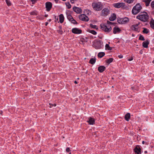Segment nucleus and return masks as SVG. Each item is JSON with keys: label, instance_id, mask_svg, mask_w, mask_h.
Here are the masks:
<instances>
[{"label": "nucleus", "instance_id": "f257e3e1", "mask_svg": "<svg viewBox=\"0 0 154 154\" xmlns=\"http://www.w3.org/2000/svg\"><path fill=\"white\" fill-rule=\"evenodd\" d=\"M136 18L142 21L146 22L148 21L149 19V16L146 12H143L141 13L139 15L137 16Z\"/></svg>", "mask_w": 154, "mask_h": 154}, {"label": "nucleus", "instance_id": "f03ea898", "mask_svg": "<svg viewBox=\"0 0 154 154\" xmlns=\"http://www.w3.org/2000/svg\"><path fill=\"white\" fill-rule=\"evenodd\" d=\"M92 6L94 10L96 11H100L102 9L103 5L101 2H95L92 3Z\"/></svg>", "mask_w": 154, "mask_h": 154}, {"label": "nucleus", "instance_id": "7ed1b4c3", "mask_svg": "<svg viewBox=\"0 0 154 154\" xmlns=\"http://www.w3.org/2000/svg\"><path fill=\"white\" fill-rule=\"evenodd\" d=\"M142 8L140 3H138L133 7L132 10V13L134 15L137 14L140 11Z\"/></svg>", "mask_w": 154, "mask_h": 154}, {"label": "nucleus", "instance_id": "20e7f679", "mask_svg": "<svg viewBox=\"0 0 154 154\" xmlns=\"http://www.w3.org/2000/svg\"><path fill=\"white\" fill-rule=\"evenodd\" d=\"M100 27L101 29L105 32H109L112 30V28L110 26H107L106 25L103 24H101Z\"/></svg>", "mask_w": 154, "mask_h": 154}, {"label": "nucleus", "instance_id": "39448f33", "mask_svg": "<svg viewBox=\"0 0 154 154\" xmlns=\"http://www.w3.org/2000/svg\"><path fill=\"white\" fill-rule=\"evenodd\" d=\"M110 10L108 8L103 9L101 11L100 15L103 16H106L110 14Z\"/></svg>", "mask_w": 154, "mask_h": 154}, {"label": "nucleus", "instance_id": "423d86ee", "mask_svg": "<svg viewBox=\"0 0 154 154\" xmlns=\"http://www.w3.org/2000/svg\"><path fill=\"white\" fill-rule=\"evenodd\" d=\"M94 46L96 49H100L103 46V43L102 41H99L94 43Z\"/></svg>", "mask_w": 154, "mask_h": 154}, {"label": "nucleus", "instance_id": "0eeeda50", "mask_svg": "<svg viewBox=\"0 0 154 154\" xmlns=\"http://www.w3.org/2000/svg\"><path fill=\"white\" fill-rule=\"evenodd\" d=\"M117 21L119 24H124L126 23L129 21V19L128 17H125L124 18L118 19Z\"/></svg>", "mask_w": 154, "mask_h": 154}, {"label": "nucleus", "instance_id": "6e6552de", "mask_svg": "<svg viewBox=\"0 0 154 154\" xmlns=\"http://www.w3.org/2000/svg\"><path fill=\"white\" fill-rule=\"evenodd\" d=\"M114 7L117 8H125V4L124 3H114L113 4Z\"/></svg>", "mask_w": 154, "mask_h": 154}, {"label": "nucleus", "instance_id": "1a4fd4ad", "mask_svg": "<svg viewBox=\"0 0 154 154\" xmlns=\"http://www.w3.org/2000/svg\"><path fill=\"white\" fill-rule=\"evenodd\" d=\"M79 18L80 20L84 21L87 22L89 20V18L84 14L80 15Z\"/></svg>", "mask_w": 154, "mask_h": 154}, {"label": "nucleus", "instance_id": "9d476101", "mask_svg": "<svg viewBox=\"0 0 154 154\" xmlns=\"http://www.w3.org/2000/svg\"><path fill=\"white\" fill-rule=\"evenodd\" d=\"M45 7L46 11H49L52 7V3L50 2H47L45 3Z\"/></svg>", "mask_w": 154, "mask_h": 154}, {"label": "nucleus", "instance_id": "9b49d317", "mask_svg": "<svg viewBox=\"0 0 154 154\" xmlns=\"http://www.w3.org/2000/svg\"><path fill=\"white\" fill-rule=\"evenodd\" d=\"M73 10L77 14H81L82 11V9L79 7L74 6L73 8Z\"/></svg>", "mask_w": 154, "mask_h": 154}, {"label": "nucleus", "instance_id": "f8f14e48", "mask_svg": "<svg viewBox=\"0 0 154 154\" xmlns=\"http://www.w3.org/2000/svg\"><path fill=\"white\" fill-rule=\"evenodd\" d=\"M140 23L133 25L131 26V29L132 30L135 31H138V26L140 24Z\"/></svg>", "mask_w": 154, "mask_h": 154}, {"label": "nucleus", "instance_id": "ddd939ff", "mask_svg": "<svg viewBox=\"0 0 154 154\" xmlns=\"http://www.w3.org/2000/svg\"><path fill=\"white\" fill-rule=\"evenodd\" d=\"M72 32L75 34H79L81 33V30L76 28H73L72 30Z\"/></svg>", "mask_w": 154, "mask_h": 154}, {"label": "nucleus", "instance_id": "4468645a", "mask_svg": "<svg viewBox=\"0 0 154 154\" xmlns=\"http://www.w3.org/2000/svg\"><path fill=\"white\" fill-rule=\"evenodd\" d=\"M134 150L135 152L137 154H141V149L139 146H137L134 149Z\"/></svg>", "mask_w": 154, "mask_h": 154}, {"label": "nucleus", "instance_id": "2eb2a0df", "mask_svg": "<svg viewBox=\"0 0 154 154\" xmlns=\"http://www.w3.org/2000/svg\"><path fill=\"white\" fill-rule=\"evenodd\" d=\"M121 30L120 28L116 26L114 27L113 29V33L114 34L119 33Z\"/></svg>", "mask_w": 154, "mask_h": 154}, {"label": "nucleus", "instance_id": "dca6fc26", "mask_svg": "<svg viewBox=\"0 0 154 154\" xmlns=\"http://www.w3.org/2000/svg\"><path fill=\"white\" fill-rule=\"evenodd\" d=\"M90 125H93L95 122V120L94 118L90 117L89 120L87 121Z\"/></svg>", "mask_w": 154, "mask_h": 154}, {"label": "nucleus", "instance_id": "f3484780", "mask_svg": "<svg viewBox=\"0 0 154 154\" xmlns=\"http://www.w3.org/2000/svg\"><path fill=\"white\" fill-rule=\"evenodd\" d=\"M106 68L103 66H99L98 68V71L100 72H103L106 69Z\"/></svg>", "mask_w": 154, "mask_h": 154}, {"label": "nucleus", "instance_id": "a211bd4d", "mask_svg": "<svg viewBox=\"0 0 154 154\" xmlns=\"http://www.w3.org/2000/svg\"><path fill=\"white\" fill-rule=\"evenodd\" d=\"M149 43V40H146V41L143 42V46L145 48H147L148 47V45Z\"/></svg>", "mask_w": 154, "mask_h": 154}, {"label": "nucleus", "instance_id": "6ab92c4d", "mask_svg": "<svg viewBox=\"0 0 154 154\" xmlns=\"http://www.w3.org/2000/svg\"><path fill=\"white\" fill-rule=\"evenodd\" d=\"M66 14L67 18L69 21L73 18V17L70 14L69 11H67L66 12Z\"/></svg>", "mask_w": 154, "mask_h": 154}, {"label": "nucleus", "instance_id": "aec40b11", "mask_svg": "<svg viewBox=\"0 0 154 154\" xmlns=\"http://www.w3.org/2000/svg\"><path fill=\"white\" fill-rule=\"evenodd\" d=\"M116 18V15L115 14H113L109 18V20L111 21H113Z\"/></svg>", "mask_w": 154, "mask_h": 154}, {"label": "nucleus", "instance_id": "412c9836", "mask_svg": "<svg viewBox=\"0 0 154 154\" xmlns=\"http://www.w3.org/2000/svg\"><path fill=\"white\" fill-rule=\"evenodd\" d=\"M64 20V17L63 14H61L59 16V21L61 23L63 22Z\"/></svg>", "mask_w": 154, "mask_h": 154}, {"label": "nucleus", "instance_id": "4be33fe9", "mask_svg": "<svg viewBox=\"0 0 154 154\" xmlns=\"http://www.w3.org/2000/svg\"><path fill=\"white\" fill-rule=\"evenodd\" d=\"M130 118V114L129 113H127L125 116V120L127 121H128Z\"/></svg>", "mask_w": 154, "mask_h": 154}, {"label": "nucleus", "instance_id": "5701e85b", "mask_svg": "<svg viewBox=\"0 0 154 154\" xmlns=\"http://www.w3.org/2000/svg\"><path fill=\"white\" fill-rule=\"evenodd\" d=\"M152 0H142L143 2L145 3L146 6H148L149 5L150 2Z\"/></svg>", "mask_w": 154, "mask_h": 154}, {"label": "nucleus", "instance_id": "b1692460", "mask_svg": "<svg viewBox=\"0 0 154 154\" xmlns=\"http://www.w3.org/2000/svg\"><path fill=\"white\" fill-rule=\"evenodd\" d=\"M105 55V53L104 52H100L98 54L97 56L99 57L102 58Z\"/></svg>", "mask_w": 154, "mask_h": 154}, {"label": "nucleus", "instance_id": "393cba45", "mask_svg": "<svg viewBox=\"0 0 154 154\" xmlns=\"http://www.w3.org/2000/svg\"><path fill=\"white\" fill-rule=\"evenodd\" d=\"M96 62V58H91L89 61V63L92 64H94Z\"/></svg>", "mask_w": 154, "mask_h": 154}, {"label": "nucleus", "instance_id": "a878e982", "mask_svg": "<svg viewBox=\"0 0 154 154\" xmlns=\"http://www.w3.org/2000/svg\"><path fill=\"white\" fill-rule=\"evenodd\" d=\"M113 58H110L106 60V63L108 64H110L113 61Z\"/></svg>", "mask_w": 154, "mask_h": 154}, {"label": "nucleus", "instance_id": "bb28decb", "mask_svg": "<svg viewBox=\"0 0 154 154\" xmlns=\"http://www.w3.org/2000/svg\"><path fill=\"white\" fill-rule=\"evenodd\" d=\"M87 31H88V32H90L92 34H93L94 35H95L97 34V32L94 31V30H91V29H88L87 30Z\"/></svg>", "mask_w": 154, "mask_h": 154}, {"label": "nucleus", "instance_id": "cd10ccee", "mask_svg": "<svg viewBox=\"0 0 154 154\" xmlns=\"http://www.w3.org/2000/svg\"><path fill=\"white\" fill-rule=\"evenodd\" d=\"M90 26L93 29H98V27L96 25H93L92 24H90Z\"/></svg>", "mask_w": 154, "mask_h": 154}, {"label": "nucleus", "instance_id": "c85d7f7f", "mask_svg": "<svg viewBox=\"0 0 154 154\" xmlns=\"http://www.w3.org/2000/svg\"><path fill=\"white\" fill-rule=\"evenodd\" d=\"M105 48L106 49H107L109 50H111L112 49V48L110 47L109 46V44H106L105 45Z\"/></svg>", "mask_w": 154, "mask_h": 154}, {"label": "nucleus", "instance_id": "c756f323", "mask_svg": "<svg viewBox=\"0 0 154 154\" xmlns=\"http://www.w3.org/2000/svg\"><path fill=\"white\" fill-rule=\"evenodd\" d=\"M143 33L147 34L149 33V31L147 29L145 28H143Z\"/></svg>", "mask_w": 154, "mask_h": 154}, {"label": "nucleus", "instance_id": "7c9ffc66", "mask_svg": "<svg viewBox=\"0 0 154 154\" xmlns=\"http://www.w3.org/2000/svg\"><path fill=\"white\" fill-rule=\"evenodd\" d=\"M31 15H37V12L36 11H33L31 12L30 13Z\"/></svg>", "mask_w": 154, "mask_h": 154}, {"label": "nucleus", "instance_id": "2f4dec72", "mask_svg": "<svg viewBox=\"0 0 154 154\" xmlns=\"http://www.w3.org/2000/svg\"><path fill=\"white\" fill-rule=\"evenodd\" d=\"M70 21H71L72 23L74 24H78V23L75 20L73 19V18H72V19Z\"/></svg>", "mask_w": 154, "mask_h": 154}, {"label": "nucleus", "instance_id": "473e14b6", "mask_svg": "<svg viewBox=\"0 0 154 154\" xmlns=\"http://www.w3.org/2000/svg\"><path fill=\"white\" fill-rule=\"evenodd\" d=\"M151 27L153 29H154V21H151L150 22Z\"/></svg>", "mask_w": 154, "mask_h": 154}, {"label": "nucleus", "instance_id": "72a5a7b5", "mask_svg": "<svg viewBox=\"0 0 154 154\" xmlns=\"http://www.w3.org/2000/svg\"><path fill=\"white\" fill-rule=\"evenodd\" d=\"M66 5L67 8L69 9L71 8V5L70 4L69 2L66 3Z\"/></svg>", "mask_w": 154, "mask_h": 154}, {"label": "nucleus", "instance_id": "f704fd0d", "mask_svg": "<svg viewBox=\"0 0 154 154\" xmlns=\"http://www.w3.org/2000/svg\"><path fill=\"white\" fill-rule=\"evenodd\" d=\"M5 1L7 4L8 6H10L11 5V3L9 0H5Z\"/></svg>", "mask_w": 154, "mask_h": 154}, {"label": "nucleus", "instance_id": "c9c22d12", "mask_svg": "<svg viewBox=\"0 0 154 154\" xmlns=\"http://www.w3.org/2000/svg\"><path fill=\"white\" fill-rule=\"evenodd\" d=\"M139 40L142 41H144L145 40L144 37L142 35H140L139 37Z\"/></svg>", "mask_w": 154, "mask_h": 154}, {"label": "nucleus", "instance_id": "e433bc0d", "mask_svg": "<svg viewBox=\"0 0 154 154\" xmlns=\"http://www.w3.org/2000/svg\"><path fill=\"white\" fill-rule=\"evenodd\" d=\"M124 1L125 2L129 4H130L132 3L133 1V0H124Z\"/></svg>", "mask_w": 154, "mask_h": 154}, {"label": "nucleus", "instance_id": "4c0bfd02", "mask_svg": "<svg viewBox=\"0 0 154 154\" xmlns=\"http://www.w3.org/2000/svg\"><path fill=\"white\" fill-rule=\"evenodd\" d=\"M151 6L152 8H154V1H152L151 3Z\"/></svg>", "mask_w": 154, "mask_h": 154}, {"label": "nucleus", "instance_id": "58836bf2", "mask_svg": "<svg viewBox=\"0 0 154 154\" xmlns=\"http://www.w3.org/2000/svg\"><path fill=\"white\" fill-rule=\"evenodd\" d=\"M57 32L60 34H62L63 33V31L61 29L58 30L57 31Z\"/></svg>", "mask_w": 154, "mask_h": 154}, {"label": "nucleus", "instance_id": "ea45409f", "mask_svg": "<svg viewBox=\"0 0 154 154\" xmlns=\"http://www.w3.org/2000/svg\"><path fill=\"white\" fill-rule=\"evenodd\" d=\"M70 150V149L69 147L67 148L66 149V151L67 152H69Z\"/></svg>", "mask_w": 154, "mask_h": 154}, {"label": "nucleus", "instance_id": "a19ab883", "mask_svg": "<svg viewBox=\"0 0 154 154\" xmlns=\"http://www.w3.org/2000/svg\"><path fill=\"white\" fill-rule=\"evenodd\" d=\"M31 1L32 2L33 4H34L36 1V0H31Z\"/></svg>", "mask_w": 154, "mask_h": 154}, {"label": "nucleus", "instance_id": "79ce46f5", "mask_svg": "<svg viewBox=\"0 0 154 154\" xmlns=\"http://www.w3.org/2000/svg\"><path fill=\"white\" fill-rule=\"evenodd\" d=\"M133 57H131V58H130L129 59H128V60L129 61H131V60H133Z\"/></svg>", "mask_w": 154, "mask_h": 154}, {"label": "nucleus", "instance_id": "37998d69", "mask_svg": "<svg viewBox=\"0 0 154 154\" xmlns=\"http://www.w3.org/2000/svg\"><path fill=\"white\" fill-rule=\"evenodd\" d=\"M77 0H70L71 2L72 3H73L75 1H77Z\"/></svg>", "mask_w": 154, "mask_h": 154}, {"label": "nucleus", "instance_id": "c03bdc74", "mask_svg": "<svg viewBox=\"0 0 154 154\" xmlns=\"http://www.w3.org/2000/svg\"><path fill=\"white\" fill-rule=\"evenodd\" d=\"M107 23L108 24H112V23H112V22H110V21H108H108H107Z\"/></svg>", "mask_w": 154, "mask_h": 154}, {"label": "nucleus", "instance_id": "a18cd8bd", "mask_svg": "<svg viewBox=\"0 0 154 154\" xmlns=\"http://www.w3.org/2000/svg\"><path fill=\"white\" fill-rule=\"evenodd\" d=\"M118 57H119V58H122L123 57V56L121 55H119Z\"/></svg>", "mask_w": 154, "mask_h": 154}, {"label": "nucleus", "instance_id": "49530a36", "mask_svg": "<svg viewBox=\"0 0 154 154\" xmlns=\"http://www.w3.org/2000/svg\"><path fill=\"white\" fill-rule=\"evenodd\" d=\"M54 0L55 2L56 3H57L58 2V1H59V0Z\"/></svg>", "mask_w": 154, "mask_h": 154}, {"label": "nucleus", "instance_id": "de8ad7c7", "mask_svg": "<svg viewBox=\"0 0 154 154\" xmlns=\"http://www.w3.org/2000/svg\"><path fill=\"white\" fill-rule=\"evenodd\" d=\"M140 53L141 54H142V53H143V51H142V50H140Z\"/></svg>", "mask_w": 154, "mask_h": 154}, {"label": "nucleus", "instance_id": "09e8293b", "mask_svg": "<svg viewBox=\"0 0 154 154\" xmlns=\"http://www.w3.org/2000/svg\"><path fill=\"white\" fill-rule=\"evenodd\" d=\"M48 22H46V23H45V25L46 26H47V25H48Z\"/></svg>", "mask_w": 154, "mask_h": 154}, {"label": "nucleus", "instance_id": "8fccbe9b", "mask_svg": "<svg viewBox=\"0 0 154 154\" xmlns=\"http://www.w3.org/2000/svg\"><path fill=\"white\" fill-rule=\"evenodd\" d=\"M74 83L75 84H77L78 83V82H77L76 81H74Z\"/></svg>", "mask_w": 154, "mask_h": 154}, {"label": "nucleus", "instance_id": "3c124183", "mask_svg": "<svg viewBox=\"0 0 154 154\" xmlns=\"http://www.w3.org/2000/svg\"><path fill=\"white\" fill-rule=\"evenodd\" d=\"M142 143L143 144H145V142L144 141H142Z\"/></svg>", "mask_w": 154, "mask_h": 154}, {"label": "nucleus", "instance_id": "603ef678", "mask_svg": "<svg viewBox=\"0 0 154 154\" xmlns=\"http://www.w3.org/2000/svg\"><path fill=\"white\" fill-rule=\"evenodd\" d=\"M48 16V14H45V17H47Z\"/></svg>", "mask_w": 154, "mask_h": 154}, {"label": "nucleus", "instance_id": "864d4df0", "mask_svg": "<svg viewBox=\"0 0 154 154\" xmlns=\"http://www.w3.org/2000/svg\"><path fill=\"white\" fill-rule=\"evenodd\" d=\"M56 104H54L52 105L53 106H56Z\"/></svg>", "mask_w": 154, "mask_h": 154}, {"label": "nucleus", "instance_id": "5fc2aeb1", "mask_svg": "<svg viewBox=\"0 0 154 154\" xmlns=\"http://www.w3.org/2000/svg\"><path fill=\"white\" fill-rule=\"evenodd\" d=\"M59 27L60 29H61L62 27L61 26H59Z\"/></svg>", "mask_w": 154, "mask_h": 154}, {"label": "nucleus", "instance_id": "6e6d98bb", "mask_svg": "<svg viewBox=\"0 0 154 154\" xmlns=\"http://www.w3.org/2000/svg\"><path fill=\"white\" fill-rule=\"evenodd\" d=\"M2 111H0V113H2Z\"/></svg>", "mask_w": 154, "mask_h": 154}, {"label": "nucleus", "instance_id": "4d7b16f0", "mask_svg": "<svg viewBox=\"0 0 154 154\" xmlns=\"http://www.w3.org/2000/svg\"><path fill=\"white\" fill-rule=\"evenodd\" d=\"M144 152H145V153H146L147 152V151H145Z\"/></svg>", "mask_w": 154, "mask_h": 154}, {"label": "nucleus", "instance_id": "13d9d810", "mask_svg": "<svg viewBox=\"0 0 154 154\" xmlns=\"http://www.w3.org/2000/svg\"><path fill=\"white\" fill-rule=\"evenodd\" d=\"M49 21H50H50H51V19H49Z\"/></svg>", "mask_w": 154, "mask_h": 154}, {"label": "nucleus", "instance_id": "bf43d9fd", "mask_svg": "<svg viewBox=\"0 0 154 154\" xmlns=\"http://www.w3.org/2000/svg\"><path fill=\"white\" fill-rule=\"evenodd\" d=\"M152 63H154V60L152 61Z\"/></svg>", "mask_w": 154, "mask_h": 154}, {"label": "nucleus", "instance_id": "052dcab7", "mask_svg": "<svg viewBox=\"0 0 154 154\" xmlns=\"http://www.w3.org/2000/svg\"><path fill=\"white\" fill-rule=\"evenodd\" d=\"M50 104V105H51V103H50V104Z\"/></svg>", "mask_w": 154, "mask_h": 154}, {"label": "nucleus", "instance_id": "680f3d73", "mask_svg": "<svg viewBox=\"0 0 154 154\" xmlns=\"http://www.w3.org/2000/svg\"><path fill=\"white\" fill-rule=\"evenodd\" d=\"M69 154H71V152H70Z\"/></svg>", "mask_w": 154, "mask_h": 154}]
</instances>
